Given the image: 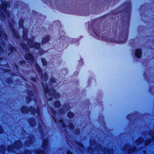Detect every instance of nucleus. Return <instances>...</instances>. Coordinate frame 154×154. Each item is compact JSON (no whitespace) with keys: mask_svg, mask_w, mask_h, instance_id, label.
Returning a JSON list of instances; mask_svg holds the SVG:
<instances>
[{"mask_svg":"<svg viewBox=\"0 0 154 154\" xmlns=\"http://www.w3.org/2000/svg\"><path fill=\"white\" fill-rule=\"evenodd\" d=\"M131 2H127L110 12L100 17L99 20L104 21L105 26L103 31L109 26L110 23L116 25V29L113 31L114 37L109 38L101 35V38L106 42L117 44H124L127 41L128 35L131 16Z\"/></svg>","mask_w":154,"mask_h":154,"instance_id":"obj_1","label":"nucleus"},{"mask_svg":"<svg viewBox=\"0 0 154 154\" xmlns=\"http://www.w3.org/2000/svg\"><path fill=\"white\" fill-rule=\"evenodd\" d=\"M56 83V81L55 78L52 77L50 78L49 82V86H51L50 88H49L47 83H45V85L43 82L42 83L44 95L46 96L48 94V96L50 97L48 99V100L50 101L52 100L53 97H54L55 99L59 98L60 97V94L56 92V90L53 86V85Z\"/></svg>","mask_w":154,"mask_h":154,"instance_id":"obj_2","label":"nucleus"},{"mask_svg":"<svg viewBox=\"0 0 154 154\" xmlns=\"http://www.w3.org/2000/svg\"><path fill=\"white\" fill-rule=\"evenodd\" d=\"M2 4H0V16L2 18L4 19L5 17L4 13L8 17L10 15L9 13L7 10V8L9 6V2L7 1H1Z\"/></svg>","mask_w":154,"mask_h":154,"instance_id":"obj_3","label":"nucleus"},{"mask_svg":"<svg viewBox=\"0 0 154 154\" xmlns=\"http://www.w3.org/2000/svg\"><path fill=\"white\" fill-rule=\"evenodd\" d=\"M97 20L95 19L93 20L91 25V27L94 33L97 36L100 35L101 31L100 30V24L99 23H97Z\"/></svg>","mask_w":154,"mask_h":154,"instance_id":"obj_4","label":"nucleus"},{"mask_svg":"<svg viewBox=\"0 0 154 154\" xmlns=\"http://www.w3.org/2000/svg\"><path fill=\"white\" fill-rule=\"evenodd\" d=\"M35 68L38 74L41 75V78L45 82L47 81L48 79V76L47 73L45 72L43 74L42 70L37 63H35Z\"/></svg>","mask_w":154,"mask_h":154,"instance_id":"obj_5","label":"nucleus"},{"mask_svg":"<svg viewBox=\"0 0 154 154\" xmlns=\"http://www.w3.org/2000/svg\"><path fill=\"white\" fill-rule=\"evenodd\" d=\"M48 141L47 139H44L42 141V146L43 149H36L35 153L36 154H45V150H46L48 147Z\"/></svg>","mask_w":154,"mask_h":154,"instance_id":"obj_6","label":"nucleus"},{"mask_svg":"<svg viewBox=\"0 0 154 154\" xmlns=\"http://www.w3.org/2000/svg\"><path fill=\"white\" fill-rule=\"evenodd\" d=\"M27 43L28 45L29 48H34L35 49L37 50H39L41 48V45L40 43L37 42H33L31 39H28Z\"/></svg>","mask_w":154,"mask_h":154,"instance_id":"obj_7","label":"nucleus"},{"mask_svg":"<svg viewBox=\"0 0 154 154\" xmlns=\"http://www.w3.org/2000/svg\"><path fill=\"white\" fill-rule=\"evenodd\" d=\"M26 93L28 96L26 97V100L27 103H30L32 100V97L35 95L34 91L31 89L26 90Z\"/></svg>","mask_w":154,"mask_h":154,"instance_id":"obj_8","label":"nucleus"},{"mask_svg":"<svg viewBox=\"0 0 154 154\" xmlns=\"http://www.w3.org/2000/svg\"><path fill=\"white\" fill-rule=\"evenodd\" d=\"M135 115L136 114L134 112L128 114L126 116V118L130 122H134V121H137L138 119V118L135 116Z\"/></svg>","mask_w":154,"mask_h":154,"instance_id":"obj_9","label":"nucleus"},{"mask_svg":"<svg viewBox=\"0 0 154 154\" xmlns=\"http://www.w3.org/2000/svg\"><path fill=\"white\" fill-rule=\"evenodd\" d=\"M25 58L26 60H29L32 63H34L35 59L33 55L30 52H28L26 54Z\"/></svg>","mask_w":154,"mask_h":154,"instance_id":"obj_10","label":"nucleus"},{"mask_svg":"<svg viewBox=\"0 0 154 154\" xmlns=\"http://www.w3.org/2000/svg\"><path fill=\"white\" fill-rule=\"evenodd\" d=\"M142 50L140 48H137L135 50L134 57L137 59H140L142 56Z\"/></svg>","mask_w":154,"mask_h":154,"instance_id":"obj_11","label":"nucleus"},{"mask_svg":"<svg viewBox=\"0 0 154 154\" xmlns=\"http://www.w3.org/2000/svg\"><path fill=\"white\" fill-rule=\"evenodd\" d=\"M21 113L23 114H26L31 112V108H29L26 106H22L20 109Z\"/></svg>","mask_w":154,"mask_h":154,"instance_id":"obj_12","label":"nucleus"},{"mask_svg":"<svg viewBox=\"0 0 154 154\" xmlns=\"http://www.w3.org/2000/svg\"><path fill=\"white\" fill-rule=\"evenodd\" d=\"M51 38L50 36L48 34L45 35L42 38L41 41V43L42 45H45L50 40Z\"/></svg>","mask_w":154,"mask_h":154,"instance_id":"obj_13","label":"nucleus"},{"mask_svg":"<svg viewBox=\"0 0 154 154\" xmlns=\"http://www.w3.org/2000/svg\"><path fill=\"white\" fill-rule=\"evenodd\" d=\"M32 16L31 17L35 19L36 20H37L38 18L41 20V17L43 16V15L41 14H39L38 12H37L33 10L32 11Z\"/></svg>","mask_w":154,"mask_h":154,"instance_id":"obj_14","label":"nucleus"},{"mask_svg":"<svg viewBox=\"0 0 154 154\" xmlns=\"http://www.w3.org/2000/svg\"><path fill=\"white\" fill-rule=\"evenodd\" d=\"M28 122L30 126L34 128L36 124V120L35 118L33 117L29 118L28 120Z\"/></svg>","mask_w":154,"mask_h":154,"instance_id":"obj_15","label":"nucleus"},{"mask_svg":"<svg viewBox=\"0 0 154 154\" xmlns=\"http://www.w3.org/2000/svg\"><path fill=\"white\" fill-rule=\"evenodd\" d=\"M138 11L139 12L140 17H144V4H143L140 6Z\"/></svg>","mask_w":154,"mask_h":154,"instance_id":"obj_16","label":"nucleus"},{"mask_svg":"<svg viewBox=\"0 0 154 154\" xmlns=\"http://www.w3.org/2000/svg\"><path fill=\"white\" fill-rule=\"evenodd\" d=\"M31 112L33 115H35L36 113H38L40 112V109L39 107H37L36 108L33 107L32 106H30Z\"/></svg>","mask_w":154,"mask_h":154,"instance_id":"obj_17","label":"nucleus"},{"mask_svg":"<svg viewBox=\"0 0 154 154\" xmlns=\"http://www.w3.org/2000/svg\"><path fill=\"white\" fill-rule=\"evenodd\" d=\"M11 32L14 38L17 39H19L20 38V34L18 31L15 29L11 31Z\"/></svg>","mask_w":154,"mask_h":154,"instance_id":"obj_18","label":"nucleus"},{"mask_svg":"<svg viewBox=\"0 0 154 154\" xmlns=\"http://www.w3.org/2000/svg\"><path fill=\"white\" fill-rule=\"evenodd\" d=\"M8 51L10 52L8 53V55H10L11 54H13L14 52L17 51L16 48L12 45L10 46L8 48Z\"/></svg>","mask_w":154,"mask_h":154,"instance_id":"obj_19","label":"nucleus"},{"mask_svg":"<svg viewBox=\"0 0 154 154\" xmlns=\"http://www.w3.org/2000/svg\"><path fill=\"white\" fill-rule=\"evenodd\" d=\"M53 105L56 108H59L61 106L60 102L59 100H57L54 101Z\"/></svg>","mask_w":154,"mask_h":154,"instance_id":"obj_20","label":"nucleus"},{"mask_svg":"<svg viewBox=\"0 0 154 154\" xmlns=\"http://www.w3.org/2000/svg\"><path fill=\"white\" fill-rule=\"evenodd\" d=\"M20 141L19 140H16L14 143V148L18 149L20 148Z\"/></svg>","mask_w":154,"mask_h":154,"instance_id":"obj_21","label":"nucleus"},{"mask_svg":"<svg viewBox=\"0 0 154 154\" xmlns=\"http://www.w3.org/2000/svg\"><path fill=\"white\" fill-rule=\"evenodd\" d=\"M20 46L21 48L25 51L28 50V48L24 42H21L20 43Z\"/></svg>","mask_w":154,"mask_h":154,"instance_id":"obj_22","label":"nucleus"},{"mask_svg":"<svg viewBox=\"0 0 154 154\" xmlns=\"http://www.w3.org/2000/svg\"><path fill=\"white\" fill-rule=\"evenodd\" d=\"M144 27L141 26H139L137 28V30L139 34H140L143 33L144 31Z\"/></svg>","mask_w":154,"mask_h":154,"instance_id":"obj_23","label":"nucleus"},{"mask_svg":"<svg viewBox=\"0 0 154 154\" xmlns=\"http://www.w3.org/2000/svg\"><path fill=\"white\" fill-rule=\"evenodd\" d=\"M24 20L23 18H20L19 21V27L20 28H23Z\"/></svg>","mask_w":154,"mask_h":154,"instance_id":"obj_24","label":"nucleus"},{"mask_svg":"<svg viewBox=\"0 0 154 154\" xmlns=\"http://www.w3.org/2000/svg\"><path fill=\"white\" fill-rule=\"evenodd\" d=\"M67 116L68 118L71 119L75 115L73 112L71 111H69L67 112Z\"/></svg>","mask_w":154,"mask_h":154,"instance_id":"obj_25","label":"nucleus"},{"mask_svg":"<svg viewBox=\"0 0 154 154\" xmlns=\"http://www.w3.org/2000/svg\"><path fill=\"white\" fill-rule=\"evenodd\" d=\"M146 133V131L145 130V133ZM146 134L145 133V135ZM146 137H145V139ZM152 141L151 140V139L150 138L149 139L147 140H145V146H146L148 145L152 142Z\"/></svg>","mask_w":154,"mask_h":154,"instance_id":"obj_26","label":"nucleus"},{"mask_svg":"<svg viewBox=\"0 0 154 154\" xmlns=\"http://www.w3.org/2000/svg\"><path fill=\"white\" fill-rule=\"evenodd\" d=\"M6 82L8 85L12 84L13 83V80L12 78L11 77L7 78L6 79Z\"/></svg>","mask_w":154,"mask_h":154,"instance_id":"obj_27","label":"nucleus"},{"mask_svg":"<svg viewBox=\"0 0 154 154\" xmlns=\"http://www.w3.org/2000/svg\"><path fill=\"white\" fill-rule=\"evenodd\" d=\"M135 39L134 38L131 39L130 40L129 44L130 45L133 47L135 44Z\"/></svg>","mask_w":154,"mask_h":154,"instance_id":"obj_28","label":"nucleus"},{"mask_svg":"<svg viewBox=\"0 0 154 154\" xmlns=\"http://www.w3.org/2000/svg\"><path fill=\"white\" fill-rule=\"evenodd\" d=\"M68 127L69 129L71 130H73L75 128L73 123L71 122H70L69 123Z\"/></svg>","mask_w":154,"mask_h":154,"instance_id":"obj_29","label":"nucleus"},{"mask_svg":"<svg viewBox=\"0 0 154 154\" xmlns=\"http://www.w3.org/2000/svg\"><path fill=\"white\" fill-rule=\"evenodd\" d=\"M41 60L42 63V64L43 66H46L47 65V63L46 60L45 58H41Z\"/></svg>","mask_w":154,"mask_h":154,"instance_id":"obj_30","label":"nucleus"},{"mask_svg":"<svg viewBox=\"0 0 154 154\" xmlns=\"http://www.w3.org/2000/svg\"><path fill=\"white\" fill-rule=\"evenodd\" d=\"M8 25L11 31L15 29L14 28L12 23L11 22H9L8 23Z\"/></svg>","mask_w":154,"mask_h":154,"instance_id":"obj_31","label":"nucleus"},{"mask_svg":"<svg viewBox=\"0 0 154 154\" xmlns=\"http://www.w3.org/2000/svg\"><path fill=\"white\" fill-rule=\"evenodd\" d=\"M23 38L27 39L28 37L27 32L23 31Z\"/></svg>","mask_w":154,"mask_h":154,"instance_id":"obj_32","label":"nucleus"},{"mask_svg":"<svg viewBox=\"0 0 154 154\" xmlns=\"http://www.w3.org/2000/svg\"><path fill=\"white\" fill-rule=\"evenodd\" d=\"M51 112L52 113L53 115L54 116H55L57 114V112L56 110L52 108H51L50 109Z\"/></svg>","mask_w":154,"mask_h":154,"instance_id":"obj_33","label":"nucleus"},{"mask_svg":"<svg viewBox=\"0 0 154 154\" xmlns=\"http://www.w3.org/2000/svg\"><path fill=\"white\" fill-rule=\"evenodd\" d=\"M64 38H65V39H63V42H65L66 43L67 42L68 43L69 42V38L68 37H66V38H65V37Z\"/></svg>","mask_w":154,"mask_h":154,"instance_id":"obj_34","label":"nucleus"},{"mask_svg":"<svg viewBox=\"0 0 154 154\" xmlns=\"http://www.w3.org/2000/svg\"><path fill=\"white\" fill-rule=\"evenodd\" d=\"M13 146H10L8 147L7 150L8 152H11L13 149Z\"/></svg>","mask_w":154,"mask_h":154,"instance_id":"obj_35","label":"nucleus"},{"mask_svg":"<svg viewBox=\"0 0 154 154\" xmlns=\"http://www.w3.org/2000/svg\"><path fill=\"white\" fill-rule=\"evenodd\" d=\"M19 64L20 65H22L26 64V61L24 60L20 61L19 62Z\"/></svg>","mask_w":154,"mask_h":154,"instance_id":"obj_36","label":"nucleus"},{"mask_svg":"<svg viewBox=\"0 0 154 154\" xmlns=\"http://www.w3.org/2000/svg\"><path fill=\"white\" fill-rule=\"evenodd\" d=\"M76 144L79 146L82 147L83 146V145L82 143L79 141H77L76 142Z\"/></svg>","mask_w":154,"mask_h":154,"instance_id":"obj_37","label":"nucleus"},{"mask_svg":"<svg viewBox=\"0 0 154 154\" xmlns=\"http://www.w3.org/2000/svg\"><path fill=\"white\" fill-rule=\"evenodd\" d=\"M4 132V130L2 125H0V134H1Z\"/></svg>","mask_w":154,"mask_h":154,"instance_id":"obj_38","label":"nucleus"},{"mask_svg":"<svg viewBox=\"0 0 154 154\" xmlns=\"http://www.w3.org/2000/svg\"><path fill=\"white\" fill-rule=\"evenodd\" d=\"M83 64V60L82 59H81L79 61V65H82Z\"/></svg>","mask_w":154,"mask_h":154,"instance_id":"obj_39","label":"nucleus"},{"mask_svg":"<svg viewBox=\"0 0 154 154\" xmlns=\"http://www.w3.org/2000/svg\"><path fill=\"white\" fill-rule=\"evenodd\" d=\"M39 53L40 55H41L44 53V51L43 50H41L39 51Z\"/></svg>","mask_w":154,"mask_h":154,"instance_id":"obj_40","label":"nucleus"},{"mask_svg":"<svg viewBox=\"0 0 154 154\" xmlns=\"http://www.w3.org/2000/svg\"><path fill=\"white\" fill-rule=\"evenodd\" d=\"M141 140L140 139H137L136 140V143L137 144H139L141 142Z\"/></svg>","mask_w":154,"mask_h":154,"instance_id":"obj_41","label":"nucleus"},{"mask_svg":"<svg viewBox=\"0 0 154 154\" xmlns=\"http://www.w3.org/2000/svg\"><path fill=\"white\" fill-rule=\"evenodd\" d=\"M59 122H60V124H61V125L62 124H63L64 123V122L63 120L61 119H59Z\"/></svg>","mask_w":154,"mask_h":154,"instance_id":"obj_42","label":"nucleus"},{"mask_svg":"<svg viewBox=\"0 0 154 154\" xmlns=\"http://www.w3.org/2000/svg\"><path fill=\"white\" fill-rule=\"evenodd\" d=\"M31 80L33 82H36V79L34 77H32L31 79Z\"/></svg>","mask_w":154,"mask_h":154,"instance_id":"obj_43","label":"nucleus"},{"mask_svg":"<svg viewBox=\"0 0 154 154\" xmlns=\"http://www.w3.org/2000/svg\"><path fill=\"white\" fill-rule=\"evenodd\" d=\"M150 139H151L152 141H154V134L151 135V138Z\"/></svg>","mask_w":154,"mask_h":154,"instance_id":"obj_44","label":"nucleus"},{"mask_svg":"<svg viewBox=\"0 0 154 154\" xmlns=\"http://www.w3.org/2000/svg\"><path fill=\"white\" fill-rule=\"evenodd\" d=\"M54 23H57V24L58 23L60 24V21L59 20H56V21H54Z\"/></svg>","mask_w":154,"mask_h":154,"instance_id":"obj_45","label":"nucleus"},{"mask_svg":"<svg viewBox=\"0 0 154 154\" xmlns=\"http://www.w3.org/2000/svg\"><path fill=\"white\" fill-rule=\"evenodd\" d=\"M66 154H73V153L71 151L69 150L67 151Z\"/></svg>","mask_w":154,"mask_h":154,"instance_id":"obj_46","label":"nucleus"},{"mask_svg":"<svg viewBox=\"0 0 154 154\" xmlns=\"http://www.w3.org/2000/svg\"><path fill=\"white\" fill-rule=\"evenodd\" d=\"M29 150L27 149L24 151V154H28L29 152Z\"/></svg>","mask_w":154,"mask_h":154,"instance_id":"obj_47","label":"nucleus"},{"mask_svg":"<svg viewBox=\"0 0 154 154\" xmlns=\"http://www.w3.org/2000/svg\"><path fill=\"white\" fill-rule=\"evenodd\" d=\"M62 127L63 128H65L66 127V124H65V123H64L63 124H62Z\"/></svg>","mask_w":154,"mask_h":154,"instance_id":"obj_48","label":"nucleus"},{"mask_svg":"<svg viewBox=\"0 0 154 154\" xmlns=\"http://www.w3.org/2000/svg\"><path fill=\"white\" fill-rule=\"evenodd\" d=\"M65 33L64 32V31H62V32H61V34L62 35V36H64V35L65 34Z\"/></svg>","mask_w":154,"mask_h":154,"instance_id":"obj_49","label":"nucleus"},{"mask_svg":"<svg viewBox=\"0 0 154 154\" xmlns=\"http://www.w3.org/2000/svg\"><path fill=\"white\" fill-rule=\"evenodd\" d=\"M3 49V48L1 45L0 44V52L2 51V50Z\"/></svg>","mask_w":154,"mask_h":154,"instance_id":"obj_50","label":"nucleus"},{"mask_svg":"<svg viewBox=\"0 0 154 154\" xmlns=\"http://www.w3.org/2000/svg\"><path fill=\"white\" fill-rule=\"evenodd\" d=\"M39 129L40 130L41 129V130H42V126L39 125Z\"/></svg>","mask_w":154,"mask_h":154,"instance_id":"obj_51","label":"nucleus"},{"mask_svg":"<svg viewBox=\"0 0 154 154\" xmlns=\"http://www.w3.org/2000/svg\"><path fill=\"white\" fill-rule=\"evenodd\" d=\"M88 149L89 150H91L92 151H93V149L92 147H90V148H88Z\"/></svg>","mask_w":154,"mask_h":154,"instance_id":"obj_52","label":"nucleus"},{"mask_svg":"<svg viewBox=\"0 0 154 154\" xmlns=\"http://www.w3.org/2000/svg\"><path fill=\"white\" fill-rule=\"evenodd\" d=\"M2 32L0 31V38L2 37Z\"/></svg>","mask_w":154,"mask_h":154,"instance_id":"obj_53","label":"nucleus"},{"mask_svg":"<svg viewBox=\"0 0 154 154\" xmlns=\"http://www.w3.org/2000/svg\"><path fill=\"white\" fill-rule=\"evenodd\" d=\"M3 59V58L2 57H0V61L2 60Z\"/></svg>","mask_w":154,"mask_h":154,"instance_id":"obj_54","label":"nucleus"},{"mask_svg":"<svg viewBox=\"0 0 154 154\" xmlns=\"http://www.w3.org/2000/svg\"><path fill=\"white\" fill-rule=\"evenodd\" d=\"M52 117H53V119L54 120H55V117H54L53 116H52Z\"/></svg>","mask_w":154,"mask_h":154,"instance_id":"obj_55","label":"nucleus"},{"mask_svg":"<svg viewBox=\"0 0 154 154\" xmlns=\"http://www.w3.org/2000/svg\"><path fill=\"white\" fill-rule=\"evenodd\" d=\"M143 75L144 76V72L143 73Z\"/></svg>","mask_w":154,"mask_h":154,"instance_id":"obj_56","label":"nucleus"},{"mask_svg":"<svg viewBox=\"0 0 154 154\" xmlns=\"http://www.w3.org/2000/svg\"><path fill=\"white\" fill-rule=\"evenodd\" d=\"M106 151L107 152H109V150L108 149Z\"/></svg>","mask_w":154,"mask_h":154,"instance_id":"obj_57","label":"nucleus"},{"mask_svg":"<svg viewBox=\"0 0 154 154\" xmlns=\"http://www.w3.org/2000/svg\"><path fill=\"white\" fill-rule=\"evenodd\" d=\"M144 115V113L143 114V116Z\"/></svg>","mask_w":154,"mask_h":154,"instance_id":"obj_58","label":"nucleus"},{"mask_svg":"<svg viewBox=\"0 0 154 154\" xmlns=\"http://www.w3.org/2000/svg\"><path fill=\"white\" fill-rule=\"evenodd\" d=\"M62 37H63V36H61V37H60V38H62Z\"/></svg>","mask_w":154,"mask_h":154,"instance_id":"obj_59","label":"nucleus"},{"mask_svg":"<svg viewBox=\"0 0 154 154\" xmlns=\"http://www.w3.org/2000/svg\"><path fill=\"white\" fill-rule=\"evenodd\" d=\"M16 67H18V66H17V65H16Z\"/></svg>","mask_w":154,"mask_h":154,"instance_id":"obj_60","label":"nucleus"},{"mask_svg":"<svg viewBox=\"0 0 154 154\" xmlns=\"http://www.w3.org/2000/svg\"><path fill=\"white\" fill-rule=\"evenodd\" d=\"M145 154H146V149H145Z\"/></svg>","mask_w":154,"mask_h":154,"instance_id":"obj_61","label":"nucleus"},{"mask_svg":"<svg viewBox=\"0 0 154 154\" xmlns=\"http://www.w3.org/2000/svg\"><path fill=\"white\" fill-rule=\"evenodd\" d=\"M145 116L146 115V112H145Z\"/></svg>","mask_w":154,"mask_h":154,"instance_id":"obj_62","label":"nucleus"},{"mask_svg":"<svg viewBox=\"0 0 154 154\" xmlns=\"http://www.w3.org/2000/svg\"><path fill=\"white\" fill-rule=\"evenodd\" d=\"M106 148H105L104 149H105V150H106Z\"/></svg>","mask_w":154,"mask_h":154,"instance_id":"obj_63","label":"nucleus"},{"mask_svg":"<svg viewBox=\"0 0 154 154\" xmlns=\"http://www.w3.org/2000/svg\"><path fill=\"white\" fill-rule=\"evenodd\" d=\"M92 142L93 143H94V141H92Z\"/></svg>","mask_w":154,"mask_h":154,"instance_id":"obj_64","label":"nucleus"}]
</instances>
